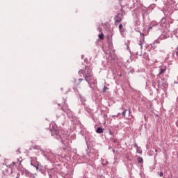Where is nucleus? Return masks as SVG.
<instances>
[{
	"instance_id": "nucleus-1",
	"label": "nucleus",
	"mask_w": 178,
	"mask_h": 178,
	"mask_svg": "<svg viewBox=\"0 0 178 178\" xmlns=\"http://www.w3.org/2000/svg\"><path fill=\"white\" fill-rule=\"evenodd\" d=\"M81 74H83L85 81L88 83L94 79L92 70L90 69V67H85V70H80L79 71V75L81 76Z\"/></svg>"
},
{
	"instance_id": "nucleus-2",
	"label": "nucleus",
	"mask_w": 178,
	"mask_h": 178,
	"mask_svg": "<svg viewBox=\"0 0 178 178\" xmlns=\"http://www.w3.org/2000/svg\"><path fill=\"white\" fill-rule=\"evenodd\" d=\"M122 16H123V14H120V13H118L115 19V24H118V23H121L122 22V20H123V18H122Z\"/></svg>"
},
{
	"instance_id": "nucleus-3",
	"label": "nucleus",
	"mask_w": 178,
	"mask_h": 178,
	"mask_svg": "<svg viewBox=\"0 0 178 178\" xmlns=\"http://www.w3.org/2000/svg\"><path fill=\"white\" fill-rule=\"evenodd\" d=\"M31 166H34V168H36L37 170H38V166H40V163L37 162L36 165L33 163V160H31Z\"/></svg>"
},
{
	"instance_id": "nucleus-4",
	"label": "nucleus",
	"mask_w": 178,
	"mask_h": 178,
	"mask_svg": "<svg viewBox=\"0 0 178 178\" xmlns=\"http://www.w3.org/2000/svg\"><path fill=\"white\" fill-rule=\"evenodd\" d=\"M96 133H98L99 134L101 133H104V129L102 127H98L96 130Z\"/></svg>"
},
{
	"instance_id": "nucleus-5",
	"label": "nucleus",
	"mask_w": 178,
	"mask_h": 178,
	"mask_svg": "<svg viewBox=\"0 0 178 178\" xmlns=\"http://www.w3.org/2000/svg\"><path fill=\"white\" fill-rule=\"evenodd\" d=\"M99 40H104V38H105V35H104L103 33L99 34Z\"/></svg>"
},
{
	"instance_id": "nucleus-6",
	"label": "nucleus",
	"mask_w": 178,
	"mask_h": 178,
	"mask_svg": "<svg viewBox=\"0 0 178 178\" xmlns=\"http://www.w3.org/2000/svg\"><path fill=\"white\" fill-rule=\"evenodd\" d=\"M138 163H143V158L138 157Z\"/></svg>"
},
{
	"instance_id": "nucleus-7",
	"label": "nucleus",
	"mask_w": 178,
	"mask_h": 178,
	"mask_svg": "<svg viewBox=\"0 0 178 178\" xmlns=\"http://www.w3.org/2000/svg\"><path fill=\"white\" fill-rule=\"evenodd\" d=\"M126 112H127V109L124 110V111L122 112V116H123L124 118L126 117Z\"/></svg>"
},
{
	"instance_id": "nucleus-8",
	"label": "nucleus",
	"mask_w": 178,
	"mask_h": 178,
	"mask_svg": "<svg viewBox=\"0 0 178 178\" xmlns=\"http://www.w3.org/2000/svg\"><path fill=\"white\" fill-rule=\"evenodd\" d=\"M165 70H166L165 69H161V72L159 73V74H162V73H163V72H165Z\"/></svg>"
},
{
	"instance_id": "nucleus-9",
	"label": "nucleus",
	"mask_w": 178,
	"mask_h": 178,
	"mask_svg": "<svg viewBox=\"0 0 178 178\" xmlns=\"http://www.w3.org/2000/svg\"><path fill=\"white\" fill-rule=\"evenodd\" d=\"M119 29L120 30H122V29H123V25L122 24L119 25Z\"/></svg>"
},
{
	"instance_id": "nucleus-10",
	"label": "nucleus",
	"mask_w": 178,
	"mask_h": 178,
	"mask_svg": "<svg viewBox=\"0 0 178 178\" xmlns=\"http://www.w3.org/2000/svg\"><path fill=\"white\" fill-rule=\"evenodd\" d=\"M159 176H160V177H162V176H163V172H161L159 173Z\"/></svg>"
},
{
	"instance_id": "nucleus-11",
	"label": "nucleus",
	"mask_w": 178,
	"mask_h": 178,
	"mask_svg": "<svg viewBox=\"0 0 178 178\" xmlns=\"http://www.w3.org/2000/svg\"><path fill=\"white\" fill-rule=\"evenodd\" d=\"M78 81H79V83H81V81H83V79H79L78 80Z\"/></svg>"
},
{
	"instance_id": "nucleus-12",
	"label": "nucleus",
	"mask_w": 178,
	"mask_h": 178,
	"mask_svg": "<svg viewBox=\"0 0 178 178\" xmlns=\"http://www.w3.org/2000/svg\"><path fill=\"white\" fill-rule=\"evenodd\" d=\"M121 10H123V7H121Z\"/></svg>"
},
{
	"instance_id": "nucleus-13",
	"label": "nucleus",
	"mask_w": 178,
	"mask_h": 178,
	"mask_svg": "<svg viewBox=\"0 0 178 178\" xmlns=\"http://www.w3.org/2000/svg\"><path fill=\"white\" fill-rule=\"evenodd\" d=\"M151 29H152V27H149V30H151Z\"/></svg>"
},
{
	"instance_id": "nucleus-14",
	"label": "nucleus",
	"mask_w": 178,
	"mask_h": 178,
	"mask_svg": "<svg viewBox=\"0 0 178 178\" xmlns=\"http://www.w3.org/2000/svg\"><path fill=\"white\" fill-rule=\"evenodd\" d=\"M155 152H158V150H157V149H155Z\"/></svg>"
},
{
	"instance_id": "nucleus-15",
	"label": "nucleus",
	"mask_w": 178,
	"mask_h": 178,
	"mask_svg": "<svg viewBox=\"0 0 178 178\" xmlns=\"http://www.w3.org/2000/svg\"><path fill=\"white\" fill-rule=\"evenodd\" d=\"M35 159V161H37V159Z\"/></svg>"
},
{
	"instance_id": "nucleus-16",
	"label": "nucleus",
	"mask_w": 178,
	"mask_h": 178,
	"mask_svg": "<svg viewBox=\"0 0 178 178\" xmlns=\"http://www.w3.org/2000/svg\"><path fill=\"white\" fill-rule=\"evenodd\" d=\"M114 143H116V140H114Z\"/></svg>"
},
{
	"instance_id": "nucleus-17",
	"label": "nucleus",
	"mask_w": 178,
	"mask_h": 178,
	"mask_svg": "<svg viewBox=\"0 0 178 178\" xmlns=\"http://www.w3.org/2000/svg\"><path fill=\"white\" fill-rule=\"evenodd\" d=\"M13 165H15V163H13Z\"/></svg>"
}]
</instances>
